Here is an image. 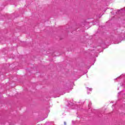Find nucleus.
I'll use <instances>...</instances> for the list:
<instances>
[{
    "label": "nucleus",
    "instance_id": "1",
    "mask_svg": "<svg viewBox=\"0 0 125 125\" xmlns=\"http://www.w3.org/2000/svg\"><path fill=\"white\" fill-rule=\"evenodd\" d=\"M64 125H67V123L66 122H64Z\"/></svg>",
    "mask_w": 125,
    "mask_h": 125
}]
</instances>
